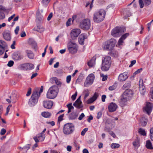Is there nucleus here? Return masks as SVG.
I'll return each mask as SVG.
<instances>
[{"label":"nucleus","instance_id":"f257e3e1","mask_svg":"<svg viewBox=\"0 0 153 153\" xmlns=\"http://www.w3.org/2000/svg\"><path fill=\"white\" fill-rule=\"evenodd\" d=\"M43 86H42L39 92L36 91L33 92L28 102L30 105L32 106H34L38 102V98L40 96V94L43 91Z\"/></svg>","mask_w":153,"mask_h":153},{"label":"nucleus","instance_id":"f03ea898","mask_svg":"<svg viewBox=\"0 0 153 153\" xmlns=\"http://www.w3.org/2000/svg\"><path fill=\"white\" fill-rule=\"evenodd\" d=\"M111 64V58L109 56H105L102 59L101 67L102 70L104 71H108Z\"/></svg>","mask_w":153,"mask_h":153},{"label":"nucleus","instance_id":"7ed1b4c3","mask_svg":"<svg viewBox=\"0 0 153 153\" xmlns=\"http://www.w3.org/2000/svg\"><path fill=\"white\" fill-rule=\"evenodd\" d=\"M58 88L56 86H53L48 90L47 94V97L50 99H53L55 98L58 92Z\"/></svg>","mask_w":153,"mask_h":153},{"label":"nucleus","instance_id":"20e7f679","mask_svg":"<svg viewBox=\"0 0 153 153\" xmlns=\"http://www.w3.org/2000/svg\"><path fill=\"white\" fill-rule=\"evenodd\" d=\"M133 95V92L131 90H126L120 97V102L123 103L126 102L132 97Z\"/></svg>","mask_w":153,"mask_h":153},{"label":"nucleus","instance_id":"39448f33","mask_svg":"<svg viewBox=\"0 0 153 153\" xmlns=\"http://www.w3.org/2000/svg\"><path fill=\"white\" fill-rule=\"evenodd\" d=\"M105 12L104 10L101 9L98 12L94 13V20L95 22H99L102 21L105 18Z\"/></svg>","mask_w":153,"mask_h":153},{"label":"nucleus","instance_id":"423d86ee","mask_svg":"<svg viewBox=\"0 0 153 153\" xmlns=\"http://www.w3.org/2000/svg\"><path fill=\"white\" fill-rule=\"evenodd\" d=\"M74 129L75 126L74 124L71 123H68L64 125L63 131L65 134L69 135L73 133Z\"/></svg>","mask_w":153,"mask_h":153},{"label":"nucleus","instance_id":"0eeeda50","mask_svg":"<svg viewBox=\"0 0 153 153\" xmlns=\"http://www.w3.org/2000/svg\"><path fill=\"white\" fill-rule=\"evenodd\" d=\"M125 31L126 30L125 28L116 27L112 30L111 34L114 37H117Z\"/></svg>","mask_w":153,"mask_h":153},{"label":"nucleus","instance_id":"6e6552de","mask_svg":"<svg viewBox=\"0 0 153 153\" xmlns=\"http://www.w3.org/2000/svg\"><path fill=\"white\" fill-rule=\"evenodd\" d=\"M79 26L83 30H88L91 26L90 20L88 19L82 20L80 22Z\"/></svg>","mask_w":153,"mask_h":153},{"label":"nucleus","instance_id":"1a4fd4ad","mask_svg":"<svg viewBox=\"0 0 153 153\" xmlns=\"http://www.w3.org/2000/svg\"><path fill=\"white\" fill-rule=\"evenodd\" d=\"M115 46L114 42L111 40L105 42L103 44L102 47L105 50L110 51L112 50Z\"/></svg>","mask_w":153,"mask_h":153},{"label":"nucleus","instance_id":"9d476101","mask_svg":"<svg viewBox=\"0 0 153 153\" xmlns=\"http://www.w3.org/2000/svg\"><path fill=\"white\" fill-rule=\"evenodd\" d=\"M68 47L69 52L72 54L76 53L77 51L78 46L75 43L69 42L68 44Z\"/></svg>","mask_w":153,"mask_h":153},{"label":"nucleus","instance_id":"9b49d317","mask_svg":"<svg viewBox=\"0 0 153 153\" xmlns=\"http://www.w3.org/2000/svg\"><path fill=\"white\" fill-rule=\"evenodd\" d=\"M94 75L93 74H91L89 75L84 82V86L85 87H88L91 85L94 82Z\"/></svg>","mask_w":153,"mask_h":153},{"label":"nucleus","instance_id":"f8f14e48","mask_svg":"<svg viewBox=\"0 0 153 153\" xmlns=\"http://www.w3.org/2000/svg\"><path fill=\"white\" fill-rule=\"evenodd\" d=\"M81 33V30L79 28L73 29L70 32V35L72 39H75Z\"/></svg>","mask_w":153,"mask_h":153},{"label":"nucleus","instance_id":"ddd939ff","mask_svg":"<svg viewBox=\"0 0 153 153\" xmlns=\"http://www.w3.org/2000/svg\"><path fill=\"white\" fill-rule=\"evenodd\" d=\"M21 68L24 70L27 71L31 70L34 68V65L31 63H26L20 65Z\"/></svg>","mask_w":153,"mask_h":153},{"label":"nucleus","instance_id":"4468645a","mask_svg":"<svg viewBox=\"0 0 153 153\" xmlns=\"http://www.w3.org/2000/svg\"><path fill=\"white\" fill-rule=\"evenodd\" d=\"M139 90L140 93L142 95H144L146 90L144 85L143 83L142 79H140L139 81Z\"/></svg>","mask_w":153,"mask_h":153},{"label":"nucleus","instance_id":"2eb2a0df","mask_svg":"<svg viewBox=\"0 0 153 153\" xmlns=\"http://www.w3.org/2000/svg\"><path fill=\"white\" fill-rule=\"evenodd\" d=\"M53 102L50 100H46L43 102V106L45 108L47 109H51L53 105Z\"/></svg>","mask_w":153,"mask_h":153},{"label":"nucleus","instance_id":"dca6fc26","mask_svg":"<svg viewBox=\"0 0 153 153\" xmlns=\"http://www.w3.org/2000/svg\"><path fill=\"white\" fill-rule=\"evenodd\" d=\"M45 138V135L42 133H40L38 134L36 137H34V139L36 143H37L39 141H43L44 140Z\"/></svg>","mask_w":153,"mask_h":153},{"label":"nucleus","instance_id":"f3484780","mask_svg":"<svg viewBox=\"0 0 153 153\" xmlns=\"http://www.w3.org/2000/svg\"><path fill=\"white\" fill-rule=\"evenodd\" d=\"M152 108L153 105L152 103L147 102L146 107L144 108V109L145 110L147 113L149 114L152 112Z\"/></svg>","mask_w":153,"mask_h":153},{"label":"nucleus","instance_id":"a211bd4d","mask_svg":"<svg viewBox=\"0 0 153 153\" xmlns=\"http://www.w3.org/2000/svg\"><path fill=\"white\" fill-rule=\"evenodd\" d=\"M81 97V96H80L73 104V105L78 108H80L83 107L82 102L80 100Z\"/></svg>","mask_w":153,"mask_h":153},{"label":"nucleus","instance_id":"6ab92c4d","mask_svg":"<svg viewBox=\"0 0 153 153\" xmlns=\"http://www.w3.org/2000/svg\"><path fill=\"white\" fill-rule=\"evenodd\" d=\"M117 108V105L115 103L113 102L110 103L108 107V111L111 112L115 111Z\"/></svg>","mask_w":153,"mask_h":153},{"label":"nucleus","instance_id":"aec40b11","mask_svg":"<svg viewBox=\"0 0 153 153\" xmlns=\"http://www.w3.org/2000/svg\"><path fill=\"white\" fill-rule=\"evenodd\" d=\"M98 96L99 95L98 93H95L94 95L91 97L87 100V103L88 104L92 103L96 100Z\"/></svg>","mask_w":153,"mask_h":153},{"label":"nucleus","instance_id":"412c9836","mask_svg":"<svg viewBox=\"0 0 153 153\" xmlns=\"http://www.w3.org/2000/svg\"><path fill=\"white\" fill-rule=\"evenodd\" d=\"M128 77L127 73L124 72L120 74L118 77V80L120 81H123L126 79Z\"/></svg>","mask_w":153,"mask_h":153},{"label":"nucleus","instance_id":"4be33fe9","mask_svg":"<svg viewBox=\"0 0 153 153\" xmlns=\"http://www.w3.org/2000/svg\"><path fill=\"white\" fill-rule=\"evenodd\" d=\"M78 115V114L77 112H73L69 114V118L70 120H75L77 118Z\"/></svg>","mask_w":153,"mask_h":153},{"label":"nucleus","instance_id":"5701e85b","mask_svg":"<svg viewBox=\"0 0 153 153\" xmlns=\"http://www.w3.org/2000/svg\"><path fill=\"white\" fill-rule=\"evenodd\" d=\"M25 52L29 59H33L34 58V54L31 50H27L25 51Z\"/></svg>","mask_w":153,"mask_h":153},{"label":"nucleus","instance_id":"b1692460","mask_svg":"<svg viewBox=\"0 0 153 153\" xmlns=\"http://www.w3.org/2000/svg\"><path fill=\"white\" fill-rule=\"evenodd\" d=\"M85 39V35L84 34H81L79 37L78 38V41L79 43L82 45L84 44V41Z\"/></svg>","mask_w":153,"mask_h":153},{"label":"nucleus","instance_id":"393cba45","mask_svg":"<svg viewBox=\"0 0 153 153\" xmlns=\"http://www.w3.org/2000/svg\"><path fill=\"white\" fill-rule=\"evenodd\" d=\"M34 29L35 30L40 33L43 32L44 30L43 27L41 25H38L36 27L34 28Z\"/></svg>","mask_w":153,"mask_h":153},{"label":"nucleus","instance_id":"a878e982","mask_svg":"<svg viewBox=\"0 0 153 153\" xmlns=\"http://www.w3.org/2000/svg\"><path fill=\"white\" fill-rule=\"evenodd\" d=\"M4 38L7 40L10 41L11 39V36L9 33L8 32H5L3 34Z\"/></svg>","mask_w":153,"mask_h":153},{"label":"nucleus","instance_id":"bb28decb","mask_svg":"<svg viewBox=\"0 0 153 153\" xmlns=\"http://www.w3.org/2000/svg\"><path fill=\"white\" fill-rule=\"evenodd\" d=\"M133 145L135 148H138L140 146V140L137 138L133 142Z\"/></svg>","mask_w":153,"mask_h":153},{"label":"nucleus","instance_id":"cd10ccee","mask_svg":"<svg viewBox=\"0 0 153 153\" xmlns=\"http://www.w3.org/2000/svg\"><path fill=\"white\" fill-rule=\"evenodd\" d=\"M95 64V59H92L88 62V65L90 67H94Z\"/></svg>","mask_w":153,"mask_h":153},{"label":"nucleus","instance_id":"c85d7f7f","mask_svg":"<svg viewBox=\"0 0 153 153\" xmlns=\"http://www.w3.org/2000/svg\"><path fill=\"white\" fill-rule=\"evenodd\" d=\"M147 122V119L144 117H142L140 119V124L142 126H145Z\"/></svg>","mask_w":153,"mask_h":153},{"label":"nucleus","instance_id":"c756f323","mask_svg":"<svg viewBox=\"0 0 153 153\" xmlns=\"http://www.w3.org/2000/svg\"><path fill=\"white\" fill-rule=\"evenodd\" d=\"M41 114L43 117L45 118L49 117L51 115V113L48 112H42Z\"/></svg>","mask_w":153,"mask_h":153},{"label":"nucleus","instance_id":"7c9ffc66","mask_svg":"<svg viewBox=\"0 0 153 153\" xmlns=\"http://www.w3.org/2000/svg\"><path fill=\"white\" fill-rule=\"evenodd\" d=\"M83 94L84 95V100H85L89 95V92L88 90V89L85 90L83 92Z\"/></svg>","mask_w":153,"mask_h":153},{"label":"nucleus","instance_id":"2f4dec72","mask_svg":"<svg viewBox=\"0 0 153 153\" xmlns=\"http://www.w3.org/2000/svg\"><path fill=\"white\" fill-rule=\"evenodd\" d=\"M146 146L148 149H153L152 143L149 140H147L146 141Z\"/></svg>","mask_w":153,"mask_h":153},{"label":"nucleus","instance_id":"473e14b6","mask_svg":"<svg viewBox=\"0 0 153 153\" xmlns=\"http://www.w3.org/2000/svg\"><path fill=\"white\" fill-rule=\"evenodd\" d=\"M138 133L141 135L145 136L146 134L145 130L142 128H140L138 130Z\"/></svg>","mask_w":153,"mask_h":153},{"label":"nucleus","instance_id":"72a5a7b5","mask_svg":"<svg viewBox=\"0 0 153 153\" xmlns=\"http://www.w3.org/2000/svg\"><path fill=\"white\" fill-rule=\"evenodd\" d=\"M67 106L68 108V113H70L71 111V110L74 108V107L72 105V103L68 104L67 105Z\"/></svg>","mask_w":153,"mask_h":153},{"label":"nucleus","instance_id":"f704fd0d","mask_svg":"<svg viewBox=\"0 0 153 153\" xmlns=\"http://www.w3.org/2000/svg\"><path fill=\"white\" fill-rule=\"evenodd\" d=\"M7 47L6 43L3 41L0 40V47L5 48Z\"/></svg>","mask_w":153,"mask_h":153},{"label":"nucleus","instance_id":"c9c22d12","mask_svg":"<svg viewBox=\"0 0 153 153\" xmlns=\"http://www.w3.org/2000/svg\"><path fill=\"white\" fill-rule=\"evenodd\" d=\"M120 145L119 144L113 143L111 144V147L112 149H116L119 148Z\"/></svg>","mask_w":153,"mask_h":153},{"label":"nucleus","instance_id":"e433bc0d","mask_svg":"<svg viewBox=\"0 0 153 153\" xmlns=\"http://www.w3.org/2000/svg\"><path fill=\"white\" fill-rule=\"evenodd\" d=\"M13 58L16 60H19L23 58V56L22 55H17L16 56H13Z\"/></svg>","mask_w":153,"mask_h":153},{"label":"nucleus","instance_id":"4c0bfd02","mask_svg":"<svg viewBox=\"0 0 153 153\" xmlns=\"http://www.w3.org/2000/svg\"><path fill=\"white\" fill-rule=\"evenodd\" d=\"M51 0H42V3L43 5H47L50 2Z\"/></svg>","mask_w":153,"mask_h":153},{"label":"nucleus","instance_id":"58836bf2","mask_svg":"<svg viewBox=\"0 0 153 153\" xmlns=\"http://www.w3.org/2000/svg\"><path fill=\"white\" fill-rule=\"evenodd\" d=\"M100 76L102 78V81H105L106 80L108 77L107 75H105L102 74H100Z\"/></svg>","mask_w":153,"mask_h":153},{"label":"nucleus","instance_id":"ea45409f","mask_svg":"<svg viewBox=\"0 0 153 153\" xmlns=\"http://www.w3.org/2000/svg\"><path fill=\"white\" fill-rule=\"evenodd\" d=\"M128 36L129 33H127L123 35L120 38L124 40Z\"/></svg>","mask_w":153,"mask_h":153},{"label":"nucleus","instance_id":"a19ab883","mask_svg":"<svg viewBox=\"0 0 153 153\" xmlns=\"http://www.w3.org/2000/svg\"><path fill=\"white\" fill-rule=\"evenodd\" d=\"M150 139L152 140H153V128H152L150 130Z\"/></svg>","mask_w":153,"mask_h":153},{"label":"nucleus","instance_id":"79ce46f5","mask_svg":"<svg viewBox=\"0 0 153 153\" xmlns=\"http://www.w3.org/2000/svg\"><path fill=\"white\" fill-rule=\"evenodd\" d=\"M143 0H139V4L140 6V8H143L144 6V4L143 2Z\"/></svg>","mask_w":153,"mask_h":153},{"label":"nucleus","instance_id":"37998d69","mask_svg":"<svg viewBox=\"0 0 153 153\" xmlns=\"http://www.w3.org/2000/svg\"><path fill=\"white\" fill-rule=\"evenodd\" d=\"M5 18V15L4 13L0 11V19H3Z\"/></svg>","mask_w":153,"mask_h":153},{"label":"nucleus","instance_id":"c03bdc74","mask_svg":"<svg viewBox=\"0 0 153 153\" xmlns=\"http://www.w3.org/2000/svg\"><path fill=\"white\" fill-rule=\"evenodd\" d=\"M64 116V114H63L60 116H59L58 118V121L59 122H60L62 121L63 120V117Z\"/></svg>","mask_w":153,"mask_h":153},{"label":"nucleus","instance_id":"a18cd8bd","mask_svg":"<svg viewBox=\"0 0 153 153\" xmlns=\"http://www.w3.org/2000/svg\"><path fill=\"white\" fill-rule=\"evenodd\" d=\"M144 2L145 5L148 6L151 3V0H143Z\"/></svg>","mask_w":153,"mask_h":153},{"label":"nucleus","instance_id":"49530a36","mask_svg":"<svg viewBox=\"0 0 153 153\" xmlns=\"http://www.w3.org/2000/svg\"><path fill=\"white\" fill-rule=\"evenodd\" d=\"M142 68H141L140 69H138L136 71H135L133 74V77H134V76L136 75V74H138L140 73L142 71Z\"/></svg>","mask_w":153,"mask_h":153},{"label":"nucleus","instance_id":"de8ad7c7","mask_svg":"<svg viewBox=\"0 0 153 153\" xmlns=\"http://www.w3.org/2000/svg\"><path fill=\"white\" fill-rule=\"evenodd\" d=\"M71 80V75H68L66 77V81L67 83H69Z\"/></svg>","mask_w":153,"mask_h":153},{"label":"nucleus","instance_id":"09e8293b","mask_svg":"<svg viewBox=\"0 0 153 153\" xmlns=\"http://www.w3.org/2000/svg\"><path fill=\"white\" fill-rule=\"evenodd\" d=\"M149 95L151 98L153 99V88H151Z\"/></svg>","mask_w":153,"mask_h":153},{"label":"nucleus","instance_id":"8fccbe9b","mask_svg":"<svg viewBox=\"0 0 153 153\" xmlns=\"http://www.w3.org/2000/svg\"><path fill=\"white\" fill-rule=\"evenodd\" d=\"M116 88V86L115 85H114L112 86H110L109 87L108 89L109 90L113 91Z\"/></svg>","mask_w":153,"mask_h":153},{"label":"nucleus","instance_id":"3c124183","mask_svg":"<svg viewBox=\"0 0 153 153\" xmlns=\"http://www.w3.org/2000/svg\"><path fill=\"white\" fill-rule=\"evenodd\" d=\"M71 20L72 19L71 18H69L68 19L66 23L67 26H68L71 25Z\"/></svg>","mask_w":153,"mask_h":153},{"label":"nucleus","instance_id":"603ef678","mask_svg":"<svg viewBox=\"0 0 153 153\" xmlns=\"http://www.w3.org/2000/svg\"><path fill=\"white\" fill-rule=\"evenodd\" d=\"M88 128H84L81 132V135L82 136H84L86 132L88 131Z\"/></svg>","mask_w":153,"mask_h":153},{"label":"nucleus","instance_id":"864d4df0","mask_svg":"<svg viewBox=\"0 0 153 153\" xmlns=\"http://www.w3.org/2000/svg\"><path fill=\"white\" fill-rule=\"evenodd\" d=\"M77 94V91H76L75 94L71 96V99L72 100L74 101L75 100L76 98V97Z\"/></svg>","mask_w":153,"mask_h":153},{"label":"nucleus","instance_id":"5fc2aeb1","mask_svg":"<svg viewBox=\"0 0 153 153\" xmlns=\"http://www.w3.org/2000/svg\"><path fill=\"white\" fill-rule=\"evenodd\" d=\"M35 42L34 40L32 39H30L28 41L29 44L31 45H32Z\"/></svg>","mask_w":153,"mask_h":153},{"label":"nucleus","instance_id":"6e6d98bb","mask_svg":"<svg viewBox=\"0 0 153 153\" xmlns=\"http://www.w3.org/2000/svg\"><path fill=\"white\" fill-rule=\"evenodd\" d=\"M123 40L122 39H121L120 38V39L119 40L117 44L118 45H122L123 44Z\"/></svg>","mask_w":153,"mask_h":153},{"label":"nucleus","instance_id":"4d7b16f0","mask_svg":"<svg viewBox=\"0 0 153 153\" xmlns=\"http://www.w3.org/2000/svg\"><path fill=\"white\" fill-rule=\"evenodd\" d=\"M14 64V62L13 61L10 60L9 61L7 65L8 66L11 67Z\"/></svg>","mask_w":153,"mask_h":153},{"label":"nucleus","instance_id":"13d9d810","mask_svg":"<svg viewBox=\"0 0 153 153\" xmlns=\"http://www.w3.org/2000/svg\"><path fill=\"white\" fill-rule=\"evenodd\" d=\"M12 106V105H8L7 107V108H6V113L5 114L6 115H7L9 113V111H10V108Z\"/></svg>","mask_w":153,"mask_h":153},{"label":"nucleus","instance_id":"bf43d9fd","mask_svg":"<svg viewBox=\"0 0 153 153\" xmlns=\"http://www.w3.org/2000/svg\"><path fill=\"white\" fill-rule=\"evenodd\" d=\"M136 63V61L135 60L131 61V64L129 65V67L130 68L132 67Z\"/></svg>","mask_w":153,"mask_h":153},{"label":"nucleus","instance_id":"052dcab7","mask_svg":"<svg viewBox=\"0 0 153 153\" xmlns=\"http://www.w3.org/2000/svg\"><path fill=\"white\" fill-rule=\"evenodd\" d=\"M102 114V112L101 111L99 112L97 114V119H99L101 117Z\"/></svg>","mask_w":153,"mask_h":153},{"label":"nucleus","instance_id":"680f3d73","mask_svg":"<svg viewBox=\"0 0 153 153\" xmlns=\"http://www.w3.org/2000/svg\"><path fill=\"white\" fill-rule=\"evenodd\" d=\"M5 51V48L0 47V55L3 54Z\"/></svg>","mask_w":153,"mask_h":153},{"label":"nucleus","instance_id":"e2e57ef3","mask_svg":"<svg viewBox=\"0 0 153 153\" xmlns=\"http://www.w3.org/2000/svg\"><path fill=\"white\" fill-rule=\"evenodd\" d=\"M6 130L4 128H2L0 132V134L1 135H4L6 132Z\"/></svg>","mask_w":153,"mask_h":153},{"label":"nucleus","instance_id":"0e129e2a","mask_svg":"<svg viewBox=\"0 0 153 153\" xmlns=\"http://www.w3.org/2000/svg\"><path fill=\"white\" fill-rule=\"evenodd\" d=\"M31 46L32 48L35 49H36L37 48V44L35 42L31 45Z\"/></svg>","mask_w":153,"mask_h":153},{"label":"nucleus","instance_id":"69168bd1","mask_svg":"<svg viewBox=\"0 0 153 153\" xmlns=\"http://www.w3.org/2000/svg\"><path fill=\"white\" fill-rule=\"evenodd\" d=\"M85 117V115L83 113H82L79 116L78 118V119L79 120H81L83 117Z\"/></svg>","mask_w":153,"mask_h":153},{"label":"nucleus","instance_id":"338daca9","mask_svg":"<svg viewBox=\"0 0 153 153\" xmlns=\"http://www.w3.org/2000/svg\"><path fill=\"white\" fill-rule=\"evenodd\" d=\"M53 16V13H51L49 15H48V18H47V20L48 21H49L51 20V18Z\"/></svg>","mask_w":153,"mask_h":153},{"label":"nucleus","instance_id":"774afa93","mask_svg":"<svg viewBox=\"0 0 153 153\" xmlns=\"http://www.w3.org/2000/svg\"><path fill=\"white\" fill-rule=\"evenodd\" d=\"M19 29V26H18L16 27L15 29V34L16 35H17L18 34V31Z\"/></svg>","mask_w":153,"mask_h":153}]
</instances>
